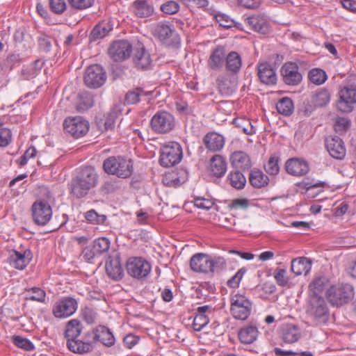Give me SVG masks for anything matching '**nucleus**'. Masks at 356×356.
<instances>
[{
    "label": "nucleus",
    "mask_w": 356,
    "mask_h": 356,
    "mask_svg": "<svg viewBox=\"0 0 356 356\" xmlns=\"http://www.w3.org/2000/svg\"><path fill=\"white\" fill-rule=\"evenodd\" d=\"M104 171L121 179L129 177L134 171L133 163L122 156H111L106 159L102 165Z\"/></svg>",
    "instance_id": "20e7f679"
},
{
    "label": "nucleus",
    "mask_w": 356,
    "mask_h": 356,
    "mask_svg": "<svg viewBox=\"0 0 356 356\" xmlns=\"http://www.w3.org/2000/svg\"><path fill=\"white\" fill-rule=\"evenodd\" d=\"M228 179L232 187L236 189H242L246 184L245 176L239 170L231 172L228 176Z\"/></svg>",
    "instance_id": "a18cd8bd"
},
{
    "label": "nucleus",
    "mask_w": 356,
    "mask_h": 356,
    "mask_svg": "<svg viewBox=\"0 0 356 356\" xmlns=\"http://www.w3.org/2000/svg\"><path fill=\"white\" fill-rule=\"evenodd\" d=\"M99 335L95 332V327L83 334L82 339H79L74 353L86 354L92 351L94 344L97 343Z\"/></svg>",
    "instance_id": "a211bd4d"
},
{
    "label": "nucleus",
    "mask_w": 356,
    "mask_h": 356,
    "mask_svg": "<svg viewBox=\"0 0 356 356\" xmlns=\"http://www.w3.org/2000/svg\"><path fill=\"white\" fill-rule=\"evenodd\" d=\"M257 75L260 81L265 85H275L277 83L276 72L268 63H263L258 65Z\"/></svg>",
    "instance_id": "b1692460"
},
{
    "label": "nucleus",
    "mask_w": 356,
    "mask_h": 356,
    "mask_svg": "<svg viewBox=\"0 0 356 356\" xmlns=\"http://www.w3.org/2000/svg\"><path fill=\"white\" fill-rule=\"evenodd\" d=\"M330 92L326 88L318 89L312 96V102L317 107L326 106L330 101Z\"/></svg>",
    "instance_id": "79ce46f5"
},
{
    "label": "nucleus",
    "mask_w": 356,
    "mask_h": 356,
    "mask_svg": "<svg viewBox=\"0 0 356 356\" xmlns=\"http://www.w3.org/2000/svg\"><path fill=\"white\" fill-rule=\"evenodd\" d=\"M306 314L316 325L325 324L330 318V308L326 299L318 294L309 295Z\"/></svg>",
    "instance_id": "7ed1b4c3"
},
{
    "label": "nucleus",
    "mask_w": 356,
    "mask_h": 356,
    "mask_svg": "<svg viewBox=\"0 0 356 356\" xmlns=\"http://www.w3.org/2000/svg\"><path fill=\"white\" fill-rule=\"evenodd\" d=\"M95 332L97 334L99 335L97 342L99 341L107 347H111L114 345L115 341V337L110 329L106 326L99 325L95 327Z\"/></svg>",
    "instance_id": "c9c22d12"
},
{
    "label": "nucleus",
    "mask_w": 356,
    "mask_h": 356,
    "mask_svg": "<svg viewBox=\"0 0 356 356\" xmlns=\"http://www.w3.org/2000/svg\"><path fill=\"white\" fill-rule=\"evenodd\" d=\"M244 24L249 29L265 35L270 32V24L265 16L254 15L244 19Z\"/></svg>",
    "instance_id": "6ab92c4d"
},
{
    "label": "nucleus",
    "mask_w": 356,
    "mask_h": 356,
    "mask_svg": "<svg viewBox=\"0 0 356 356\" xmlns=\"http://www.w3.org/2000/svg\"><path fill=\"white\" fill-rule=\"evenodd\" d=\"M44 62L41 60H36L29 65L23 67L22 74L24 79H30L35 77L40 72Z\"/></svg>",
    "instance_id": "a19ab883"
},
{
    "label": "nucleus",
    "mask_w": 356,
    "mask_h": 356,
    "mask_svg": "<svg viewBox=\"0 0 356 356\" xmlns=\"http://www.w3.org/2000/svg\"><path fill=\"white\" fill-rule=\"evenodd\" d=\"M12 342L17 347L22 348L26 351H30L34 349V346L32 342L28 339L21 336H13L12 337Z\"/></svg>",
    "instance_id": "5fc2aeb1"
},
{
    "label": "nucleus",
    "mask_w": 356,
    "mask_h": 356,
    "mask_svg": "<svg viewBox=\"0 0 356 356\" xmlns=\"http://www.w3.org/2000/svg\"><path fill=\"white\" fill-rule=\"evenodd\" d=\"M233 124L238 128L241 129L243 132L247 135H252L255 132L254 127L251 122L245 118H235Z\"/></svg>",
    "instance_id": "3c124183"
},
{
    "label": "nucleus",
    "mask_w": 356,
    "mask_h": 356,
    "mask_svg": "<svg viewBox=\"0 0 356 356\" xmlns=\"http://www.w3.org/2000/svg\"><path fill=\"white\" fill-rule=\"evenodd\" d=\"M154 35L163 44L170 46L179 42L174 26L166 22L158 23L154 29Z\"/></svg>",
    "instance_id": "ddd939ff"
},
{
    "label": "nucleus",
    "mask_w": 356,
    "mask_h": 356,
    "mask_svg": "<svg viewBox=\"0 0 356 356\" xmlns=\"http://www.w3.org/2000/svg\"><path fill=\"white\" fill-rule=\"evenodd\" d=\"M132 51L131 44L127 40H118L113 42L108 49L111 58L118 62L128 58Z\"/></svg>",
    "instance_id": "f3484780"
},
{
    "label": "nucleus",
    "mask_w": 356,
    "mask_h": 356,
    "mask_svg": "<svg viewBox=\"0 0 356 356\" xmlns=\"http://www.w3.org/2000/svg\"><path fill=\"white\" fill-rule=\"evenodd\" d=\"M356 105V86L353 85L344 86L339 92L337 102V110L341 113L352 112Z\"/></svg>",
    "instance_id": "9d476101"
},
{
    "label": "nucleus",
    "mask_w": 356,
    "mask_h": 356,
    "mask_svg": "<svg viewBox=\"0 0 356 356\" xmlns=\"http://www.w3.org/2000/svg\"><path fill=\"white\" fill-rule=\"evenodd\" d=\"M286 172L291 175L300 177L309 172V165L303 159L291 158L288 159L284 165Z\"/></svg>",
    "instance_id": "5701e85b"
},
{
    "label": "nucleus",
    "mask_w": 356,
    "mask_h": 356,
    "mask_svg": "<svg viewBox=\"0 0 356 356\" xmlns=\"http://www.w3.org/2000/svg\"><path fill=\"white\" fill-rule=\"evenodd\" d=\"M26 299L39 302H44L46 293L44 290L39 287H32L26 289L24 291Z\"/></svg>",
    "instance_id": "c03bdc74"
},
{
    "label": "nucleus",
    "mask_w": 356,
    "mask_h": 356,
    "mask_svg": "<svg viewBox=\"0 0 356 356\" xmlns=\"http://www.w3.org/2000/svg\"><path fill=\"white\" fill-rule=\"evenodd\" d=\"M78 103L76 109L79 112H84L93 106L94 100L92 95L88 92H82L79 94Z\"/></svg>",
    "instance_id": "ea45409f"
},
{
    "label": "nucleus",
    "mask_w": 356,
    "mask_h": 356,
    "mask_svg": "<svg viewBox=\"0 0 356 356\" xmlns=\"http://www.w3.org/2000/svg\"><path fill=\"white\" fill-rule=\"evenodd\" d=\"M78 308L77 300L70 296L63 297L52 307V314L57 318H65L74 314Z\"/></svg>",
    "instance_id": "f8f14e48"
},
{
    "label": "nucleus",
    "mask_w": 356,
    "mask_h": 356,
    "mask_svg": "<svg viewBox=\"0 0 356 356\" xmlns=\"http://www.w3.org/2000/svg\"><path fill=\"white\" fill-rule=\"evenodd\" d=\"M161 10L165 14L173 15L179 11V5L175 1H168L161 5Z\"/></svg>",
    "instance_id": "052dcab7"
},
{
    "label": "nucleus",
    "mask_w": 356,
    "mask_h": 356,
    "mask_svg": "<svg viewBox=\"0 0 356 356\" xmlns=\"http://www.w3.org/2000/svg\"><path fill=\"white\" fill-rule=\"evenodd\" d=\"M21 61V56L19 53L13 52L8 55L4 65L6 67L12 69L16 64H19Z\"/></svg>",
    "instance_id": "774afa93"
},
{
    "label": "nucleus",
    "mask_w": 356,
    "mask_h": 356,
    "mask_svg": "<svg viewBox=\"0 0 356 356\" xmlns=\"http://www.w3.org/2000/svg\"><path fill=\"white\" fill-rule=\"evenodd\" d=\"M252 302L244 293H236L230 296V312L238 320H246L251 314Z\"/></svg>",
    "instance_id": "39448f33"
},
{
    "label": "nucleus",
    "mask_w": 356,
    "mask_h": 356,
    "mask_svg": "<svg viewBox=\"0 0 356 356\" xmlns=\"http://www.w3.org/2000/svg\"><path fill=\"white\" fill-rule=\"evenodd\" d=\"M98 178L94 167L84 166L72 180L70 193L76 198L86 196L91 188L97 186Z\"/></svg>",
    "instance_id": "f257e3e1"
},
{
    "label": "nucleus",
    "mask_w": 356,
    "mask_h": 356,
    "mask_svg": "<svg viewBox=\"0 0 356 356\" xmlns=\"http://www.w3.org/2000/svg\"><path fill=\"white\" fill-rule=\"evenodd\" d=\"M83 325L78 319H71L66 323L64 336L67 339V347L72 353L77 346L79 340L78 337L81 335Z\"/></svg>",
    "instance_id": "2eb2a0df"
},
{
    "label": "nucleus",
    "mask_w": 356,
    "mask_h": 356,
    "mask_svg": "<svg viewBox=\"0 0 356 356\" xmlns=\"http://www.w3.org/2000/svg\"><path fill=\"white\" fill-rule=\"evenodd\" d=\"M83 320L89 325L94 324L97 318V313L88 307H86L81 313Z\"/></svg>",
    "instance_id": "bf43d9fd"
},
{
    "label": "nucleus",
    "mask_w": 356,
    "mask_h": 356,
    "mask_svg": "<svg viewBox=\"0 0 356 356\" xmlns=\"http://www.w3.org/2000/svg\"><path fill=\"white\" fill-rule=\"evenodd\" d=\"M325 147L334 159L341 160L346 155V148L342 139L337 136H329L325 139Z\"/></svg>",
    "instance_id": "aec40b11"
},
{
    "label": "nucleus",
    "mask_w": 356,
    "mask_h": 356,
    "mask_svg": "<svg viewBox=\"0 0 356 356\" xmlns=\"http://www.w3.org/2000/svg\"><path fill=\"white\" fill-rule=\"evenodd\" d=\"M12 134L9 129L0 125V147H6L11 142Z\"/></svg>",
    "instance_id": "e2e57ef3"
},
{
    "label": "nucleus",
    "mask_w": 356,
    "mask_h": 356,
    "mask_svg": "<svg viewBox=\"0 0 356 356\" xmlns=\"http://www.w3.org/2000/svg\"><path fill=\"white\" fill-rule=\"evenodd\" d=\"M327 282V280L326 277L321 276L316 277L309 286L310 294L309 295H315L322 292L325 289Z\"/></svg>",
    "instance_id": "de8ad7c7"
},
{
    "label": "nucleus",
    "mask_w": 356,
    "mask_h": 356,
    "mask_svg": "<svg viewBox=\"0 0 356 356\" xmlns=\"http://www.w3.org/2000/svg\"><path fill=\"white\" fill-rule=\"evenodd\" d=\"M229 80L226 75L220 74L216 79V84L221 94H229L231 92V89L229 86Z\"/></svg>",
    "instance_id": "4d7b16f0"
},
{
    "label": "nucleus",
    "mask_w": 356,
    "mask_h": 356,
    "mask_svg": "<svg viewBox=\"0 0 356 356\" xmlns=\"http://www.w3.org/2000/svg\"><path fill=\"white\" fill-rule=\"evenodd\" d=\"M246 271L245 268H240L234 276L227 280V286L232 289L238 288Z\"/></svg>",
    "instance_id": "6e6d98bb"
},
{
    "label": "nucleus",
    "mask_w": 356,
    "mask_h": 356,
    "mask_svg": "<svg viewBox=\"0 0 356 356\" xmlns=\"http://www.w3.org/2000/svg\"><path fill=\"white\" fill-rule=\"evenodd\" d=\"M280 336L283 342L293 343L300 339L301 331L298 325L286 324L280 328Z\"/></svg>",
    "instance_id": "bb28decb"
},
{
    "label": "nucleus",
    "mask_w": 356,
    "mask_h": 356,
    "mask_svg": "<svg viewBox=\"0 0 356 356\" xmlns=\"http://www.w3.org/2000/svg\"><path fill=\"white\" fill-rule=\"evenodd\" d=\"M110 245L111 243L108 238L102 237L94 241L92 248H94L95 253L100 255L108 251Z\"/></svg>",
    "instance_id": "8fccbe9b"
},
{
    "label": "nucleus",
    "mask_w": 356,
    "mask_h": 356,
    "mask_svg": "<svg viewBox=\"0 0 356 356\" xmlns=\"http://www.w3.org/2000/svg\"><path fill=\"white\" fill-rule=\"evenodd\" d=\"M250 184L255 188L266 186L269 183L268 177L258 169H253L249 174Z\"/></svg>",
    "instance_id": "f704fd0d"
},
{
    "label": "nucleus",
    "mask_w": 356,
    "mask_h": 356,
    "mask_svg": "<svg viewBox=\"0 0 356 356\" xmlns=\"http://www.w3.org/2000/svg\"><path fill=\"white\" fill-rule=\"evenodd\" d=\"M225 49L222 45H218L213 49L207 60L209 68L213 71H220L225 62L226 59Z\"/></svg>",
    "instance_id": "4be33fe9"
},
{
    "label": "nucleus",
    "mask_w": 356,
    "mask_h": 356,
    "mask_svg": "<svg viewBox=\"0 0 356 356\" xmlns=\"http://www.w3.org/2000/svg\"><path fill=\"white\" fill-rule=\"evenodd\" d=\"M258 330L255 325H249L242 327L238 332V339L243 343L250 344L253 343L257 336Z\"/></svg>",
    "instance_id": "e433bc0d"
},
{
    "label": "nucleus",
    "mask_w": 356,
    "mask_h": 356,
    "mask_svg": "<svg viewBox=\"0 0 356 356\" xmlns=\"http://www.w3.org/2000/svg\"><path fill=\"white\" fill-rule=\"evenodd\" d=\"M49 7L52 12L60 15L66 10V3L65 0H50Z\"/></svg>",
    "instance_id": "0e129e2a"
},
{
    "label": "nucleus",
    "mask_w": 356,
    "mask_h": 356,
    "mask_svg": "<svg viewBox=\"0 0 356 356\" xmlns=\"http://www.w3.org/2000/svg\"><path fill=\"white\" fill-rule=\"evenodd\" d=\"M276 108L277 112L282 115L290 116L293 112V102L289 97H283L277 103Z\"/></svg>",
    "instance_id": "37998d69"
},
{
    "label": "nucleus",
    "mask_w": 356,
    "mask_h": 356,
    "mask_svg": "<svg viewBox=\"0 0 356 356\" xmlns=\"http://www.w3.org/2000/svg\"><path fill=\"white\" fill-rule=\"evenodd\" d=\"M150 127L152 130L156 134H167L175 128V119L170 113L159 111L152 118Z\"/></svg>",
    "instance_id": "6e6552de"
},
{
    "label": "nucleus",
    "mask_w": 356,
    "mask_h": 356,
    "mask_svg": "<svg viewBox=\"0 0 356 356\" xmlns=\"http://www.w3.org/2000/svg\"><path fill=\"white\" fill-rule=\"evenodd\" d=\"M326 296L333 306L340 307L353 298L354 289L348 284L332 286L327 289Z\"/></svg>",
    "instance_id": "0eeeda50"
},
{
    "label": "nucleus",
    "mask_w": 356,
    "mask_h": 356,
    "mask_svg": "<svg viewBox=\"0 0 356 356\" xmlns=\"http://www.w3.org/2000/svg\"><path fill=\"white\" fill-rule=\"evenodd\" d=\"M230 162L232 166L238 170H247L251 167L248 155L241 151L234 152L231 155Z\"/></svg>",
    "instance_id": "c756f323"
},
{
    "label": "nucleus",
    "mask_w": 356,
    "mask_h": 356,
    "mask_svg": "<svg viewBox=\"0 0 356 356\" xmlns=\"http://www.w3.org/2000/svg\"><path fill=\"white\" fill-rule=\"evenodd\" d=\"M203 141L206 147L212 152L220 150L225 144L223 136L215 132H210L206 134Z\"/></svg>",
    "instance_id": "c85d7f7f"
},
{
    "label": "nucleus",
    "mask_w": 356,
    "mask_h": 356,
    "mask_svg": "<svg viewBox=\"0 0 356 356\" xmlns=\"http://www.w3.org/2000/svg\"><path fill=\"white\" fill-rule=\"evenodd\" d=\"M32 259V253L30 250L24 252L11 250L9 251L8 262L15 268L24 269Z\"/></svg>",
    "instance_id": "412c9836"
},
{
    "label": "nucleus",
    "mask_w": 356,
    "mask_h": 356,
    "mask_svg": "<svg viewBox=\"0 0 356 356\" xmlns=\"http://www.w3.org/2000/svg\"><path fill=\"white\" fill-rule=\"evenodd\" d=\"M209 322L208 316H202V314H196L193 322V327L195 331L202 330Z\"/></svg>",
    "instance_id": "13d9d810"
},
{
    "label": "nucleus",
    "mask_w": 356,
    "mask_h": 356,
    "mask_svg": "<svg viewBox=\"0 0 356 356\" xmlns=\"http://www.w3.org/2000/svg\"><path fill=\"white\" fill-rule=\"evenodd\" d=\"M118 115L119 112L117 109H111L108 113L104 115L103 118L99 120L98 122L99 128L102 131L113 129Z\"/></svg>",
    "instance_id": "58836bf2"
},
{
    "label": "nucleus",
    "mask_w": 356,
    "mask_h": 356,
    "mask_svg": "<svg viewBox=\"0 0 356 356\" xmlns=\"http://www.w3.org/2000/svg\"><path fill=\"white\" fill-rule=\"evenodd\" d=\"M127 273L132 277L142 280L151 272V264L142 257H131L127 261Z\"/></svg>",
    "instance_id": "1a4fd4ad"
},
{
    "label": "nucleus",
    "mask_w": 356,
    "mask_h": 356,
    "mask_svg": "<svg viewBox=\"0 0 356 356\" xmlns=\"http://www.w3.org/2000/svg\"><path fill=\"white\" fill-rule=\"evenodd\" d=\"M182 156L180 144L175 141L169 142L161 148L159 163L163 167L170 168L179 163Z\"/></svg>",
    "instance_id": "423d86ee"
},
{
    "label": "nucleus",
    "mask_w": 356,
    "mask_h": 356,
    "mask_svg": "<svg viewBox=\"0 0 356 356\" xmlns=\"http://www.w3.org/2000/svg\"><path fill=\"white\" fill-rule=\"evenodd\" d=\"M83 80L85 84L90 88H98L102 86L106 80V73L99 64L88 66L85 72Z\"/></svg>",
    "instance_id": "9b49d317"
},
{
    "label": "nucleus",
    "mask_w": 356,
    "mask_h": 356,
    "mask_svg": "<svg viewBox=\"0 0 356 356\" xmlns=\"http://www.w3.org/2000/svg\"><path fill=\"white\" fill-rule=\"evenodd\" d=\"M350 126V121L348 118L339 117L336 119L334 127L337 132L343 133Z\"/></svg>",
    "instance_id": "680f3d73"
},
{
    "label": "nucleus",
    "mask_w": 356,
    "mask_h": 356,
    "mask_svg": "<svg viewBox=\"0 0 356 356\" xmlns=\"http://www.w3.org/2000/svg\"><path fill=\"white\" fill-rule=\"evenodd\" d=\"M225 63L227 71L236 74L240 71L242 65L241 57L236 51H230L226 56Z\"/></svg>",
    "instance_id": "72a5a7b5"
},
{
    "label": "nucleus",
    "mask_w": 356,
    "mask_h": 356,
    "mask_svg": "<svg viewBox=\"0 0 356 356\" xmlns=\"http://www.w3.org/2000/svg\"><path fill=\"white\" fill-rule=\"evenodd\" d=\"M280 74L283 82L288 86H298L302 80V74L300 72L299 67L296 63L287 62L284 63L280 69Z\"/></svg>",
    "instance_id": "dca6fc26"
},
{
    "label": "nucleus",
    "mask_w": 356,
    "mask_h": 356,
    "mask_svg": "<svg viewBox=\"0 0 356 356\" xmlns=\"http://www.w3.org/2000/svg\"><path fill=\"white\" fill-rule=\"evenodd\" d=\"M152 61L150 54L143 45H139V47L135 49L133 62L137 69L148 70L151 66Z\"/></svg>",
    "instance_id": "393cba45"
},
{
    "label": "nucleus",
    "mask_w": 356,
    "mask_h": 356,
    "mask_svg": "<svg viewBox=\"0 0 356 356\" xmlns=\"http://www.w3.org/2000/svg\"><path fill=\"white\" fill-rule=\"evenodd\" d=\"M312 263L306 257H298L291 261V271L296 275L304 274L306 275L311 270Z\"/></svg>",
    "instance_id": "473e14b6"
},
{
    "label": "nucleus",
    "mask_w": 356,
    "mask_h": 356,
    "mask_svg": "<svg viewBox=\"0 0 356 356\" xmlns=\"http://www.w3.org/2000/svg\"><path fill=\"white\" fill-rule=\"evenodd\" d=\"M280 158L278 156H271L267 163L264 165L266 172L270 175H276L280 172Z\"/></svg>",
    "instance_id": "864d4df0"
},
{
    "label": "nucleus",
    "mask_w": 356,
    "mask_h": 356,
    "mask_svg": "<svg viewBox=\"0 0 356 356\" xmlns=\"http://www.w3.org/2000/svg\"><path fill=\"white\" fill-rule=\"evenodd\" d=\"M108 276L113 280H120L124 275V270L120 264L119 257H108L105 265Z\"/></svg>",
    "instance_id": "a878e982"
},
{
    "label": "nucleus",
    "mask_w": 356,
    "mask_h": 356,
    "mask_svg": "<svg viewBox=\"0 0 356 356\" xmlns=\"http://www.w3.org/2000/svg\"><path fill=\"white\" fill-rule=\"evenodd\" d=\"M65 131L75 138L85 136L89 130V122L80 116L67 118L63 122Z\"/></svg>",
    "instance_id": "4468645a"
},
{
    "label": "nucleus",
    "mask_w": 356,
    "mask_h": 356,
    "mask_svg": "<svg viewBox=\"0 0 356 356\" xmlns=\"http://www.w3.org/2000/svg\"><path fill=\"white\" fill-rule=\"evenodd\" d=\"M286 271L282 268H277L275 271L274 277L278 285L284 286L288 284L289 279L286 276Z\"/></svg>",
    "instance_id": "338daca9"
},
{
    "label": "nucleus",
    "mask_w": 356,
    "mask_h": 356,
    "mask_svg": "<svg viewBox=\"0 0 356 356\" xmlns=\"http://www.w3.org/2000/svg\"><path fill=\"white\" fill-rule=\"evenodd\" d=\"M112 29L113 27L109 22L106 21L99 22L95 26L90 32L89 35L90 42H95L104 38Z\"/></svg>",
    "instance_id": "2f4dec72"
},
{
    "label": "nucleus",
    "mask_w": 356,
    "mask_h": 356,
    "mask_svg": "<svg viewBox=\"0 0 356 356\" xmlns=\"http://www.w3.org/2000/svg\"><path fill=\"white\" fill-rule=\"evenodd\" d=\"M308 78L312 83L319 86L325 82L327 74L324 70L320 68H314L309 70Z\"/></svg>",
    "instance_id": "49530a36"
},
{
    "label": "nucleus",
    "mask_w": 356,
    "mask_h": 356,
    "mask_svg": "<svg viewBox=\"0 0 356 356\" xmlns=\"http://www.w3.org/2000/svg\"><path fill=\"white\" fill-rule=\"evenodd\" d=\"M134 14L140 18L148 17L154 13V7L147 0H136L132 4Z\"/></svg>",
    "instance_id": "7c9ffc66"
},
{
    "label": "nucleus",
    "mask_w": 356,
    "mask_h": 356,
    "mask_svg": "<svg viewBox=\"0 0 356 356\" xmlns=\"http://www.w3.org/2000/svg\"><path fill=\"white\" fill-rule=\"evenodd\" d=\"M145 92L141 88H136L132 90H129L126 95L124 101L127 104H134L140 101V97L145 95Z\"/></svg>",
    "instance_id": "603ef678"
},
{
    "label": "nucleus",
    "mask_w": 356,
    "mask_h": 356,
    "mask_svg": "<svg viewBox=\"0 0 356 356\" xmlns=\"http://www.w3.org/2000/svg\"><path fill=\"white\" fill-rule=\"evenodd\" d=\"M209 255L204 253H197L190 259V267L197 273H209Z\"/></svg>",
    "instance_id": "cd10ccee"
},
{
    "label": "nucleus",
    "mask_w": 356,
    "mask_h": 356,
    "mask_svg": "<svg viewBox=\"0 0 356 356\" xmlns=\"http://www.w3.org/2000/svg\"><path fill=\"white\" fill-rule=\"evenodd\" d=\"M210 168L214 176L221 177L227 170V163L222 156L215 155L211 159Z\"/></svg>",
    "instance_id": "4c0bfd02"
},
{
    "label": "nucleus",
    "mask_w": 356,
    "mask_h": 356,
    "mask_svg": "<svg viewBox=\"0 0 356 356\" xmlns=\"http://www.w3.org/2000/svg\"><path fill=\"white\" fill-rule=\"evenodd\" d=\"M51 198L47 187L39 188V197L31 206L33 220L36 225L43 226L51 220L53 212L49 202Z\"/></svg>",
    "instance_id": "f03ea898"
},
{
    "label": "nucleus",
    "mask_w": 356,
    "mask_h": 356,
    "mask_svg": "<svg viewBox=\"0 0 356 356\" xmlns=\"http://www.w3.org/2000/svg\"><path fill=\"white\" fill-rule=\"evenodd\" d=\"M209 273L219 272L226 268V260L222 257L209 255Z\"/></svg>",
    "instance_id": "09e8293b"
},
{
    "label": "nucleus",
    "mask_w": 356,
    "mask_h": 356,
    "mask_svg": "<svg viewBox=\"0 0 356 356\" xmlns=\"http://www.w3.org/2000/svg\"><path fill=\"white\" fill-rule=\"evenodd\" d=\"M69 4L75 9L83 10L92 6L94 0H67Z\"/></svg>",
    "instance_id": "69168bd1"
}]
</instances>
